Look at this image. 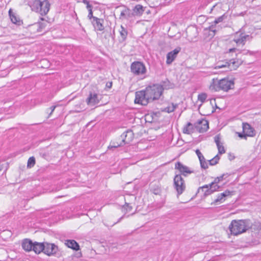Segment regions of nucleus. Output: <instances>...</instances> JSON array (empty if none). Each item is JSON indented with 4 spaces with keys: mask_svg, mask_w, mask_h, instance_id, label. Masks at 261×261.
I'll return each instance as SVG.
<instances>
[{
    "mask_svg": "<svg viewBox=\"0 0 261 261\" xmlns=\"http://www.w3.org/2000/svg\"><path fill=\"white\" fill-rule=\"evenodd\" d=\"M252 226V222L249 219L233 220L229 226L231 233L237 236L245 232Z\"/></svg>",
    "mask_w": 261,
    "mask_h": 261,
    "instance_id": "1",
    "label": "nucleus"
},
{
    "mask_svg": "<svg viewBox=\"0 0 261 261\" xmlns=\"http://www.w3.org/2000/svg\"><path fill=\"white\" fill-rule=\"evenodd\" d=\"M234 81L227 78L218 80L213 79L210 86V89L213 91L222 90L227 92L234 88Z\"/></svg>",
    "mask_w": 261,
    "mask_h": 261,
    "instance_id": "2",
    "label": "nucleus"
},
{
    "mask_svg": "<svg viewBox=\"0 0 261 261\" xmlns=\"http://www.w3.org/2000/svg\"><path fill=\"white\" fill-rule=\"evenodd\" d=\"M28 5L32 10L41 15H46L50 9V4L48 0H30Z\"/></svg>",
    "mask_w": 261,
    "mask_h": 261,
    "instance_id": "3",
    "label": "nucleus"
},
{
    "mask_svg": "<svg viewBox=\"0 0 261 261\" xmlns=\"http://www.w3.org/2000/svg\"><path fill=\"white\" fill-rule=\"evenodd\" d=\"M144 91L150 102L158 99L162 95V87L159 84L148 86Z\"/></svg>",
    "mask_w": 261,
    "mask_h": 261,
    "instance_id": "4",
    "label": "nucleus"
},
{
    "mask_svg": "<svg viewBox=\"0 0 261 261\" xmlns=\"http://www.w3.org/2000/svg\"><path fill=\"white\" fill-rule=\"evenodd\" d=\"M130 71L135 75H142L146 73V68L143 63L135 61L131 64Z\"/></svg>",
    "mask_w": 261,
    "mask_h": 261,
    "instance_id": "5",
    "label": "nucleus"
},
{
    "mask_svg": "<svg viewBox=\"0 0 261 261\" xmlns=\"http://www.w3.org/2000/svg\"><path fill=\"white\" fill-rule=\"evenodd\" d=\"M174 187L177 196L181 195L186 189V184L181 175H176L174 178Z\"/></svg>",
    "mask_w": 261,
    "mask_h": 261,
    "instance_id": "6",
    "label": "nucleus"
},
{
    "mask_svg": "<svg viewBox=\"0 0 261 261\" xmlns=\"http://www.w3.org/2000/svg\"><path fill=\"white\" fill-rule=\"evenodd\" d=\"M241 62L239 60H230L229 62L218 63L215 69L227 68L230 70H236L241 65Z\"/></svg>",
    "mask_w": 261,
    "mask_h": 261,
    "instance_id": "7",
    "label": "nucleus"
},
{
    "mask_svg": "<svg viewBox=\"0 0 261 261\" xmlns=\"http://www.w3.org/2000/svg\"><path fill=\"white\" fill-rule=\"evenodd\" d=\"M251 38L252 37L249 35H246L241 32H238L234 34L233 41L236 42L238 46H244L246 41L250 40Z\"/></svg>",
    "mask_w": 261,
    "mask_h": 261,
    "instance_id": "8",
    "label": "nucleus"
},
{
    "mask_svg": "<svg viewBox=\"0 0 261 261\" xmlns=\"http://www.w3.org/2000/svg\"><path fill=\"white\" fill-rule=\"evenodd\" d=\"M135 103L141 105L142 106H146L150 102L148 97L144 90H141L136 92Z\"/></svg>",
    "mask_w": 261,
    "mask_h": 261,
    "instance_id": "9",
    "label": "nucleus"
},
{
    "mask_svg": "<svg viewBox=\"0 0 261 261\" xmlns=\"http://www.w3.org/2000/svg\"><path fill=\"white\" fill-rule=\"evenodd\" d=\"M58 251V247L55 244L44 242L43 253L48 256L55 255Z\"/></svg>",
    "mask_w": 261,
    "mask_h": 261,
    "instance_id": "10",
    "label": "nucleus"
},
{
    "mask_svg": "<svg viewBox=\"0 0 261 261\" xmlns=\"http://www.w3.org/2000/svg\"><path fill=\"white\" fill-rule=\"evenodd\" d=\"M194 127L195 129L199 133L205 132L208 128V122L204 119L198 120L195 123Z\"/></svg>",
    "mask_w": 261,
    "mask_h": 261,
    "instance_id": "11",
    "label": "nucleus"
},
{
    "mask_svg": "<svg viewBox=\"0 0 261 261\" xmlns=\"http://www.w3.org/2000/svg\"><path fill=\"white\" fill-rule=\"evenodd\" d=\"M175 169L178 170L179 172L184 176H187L189 174L193 172L192 170L187 166L183 165L179 162H177L175 165Z\"/></svg>",
    "mask_w": 261,
    "mask_h": 261,
    "instance_id": "12",
    "label": "nucleus"
},
{
    "mask_svg": "<svg viewBox=\"0 0 261 261\" xmlns=\"http://www.w3.org/2000/svg\"><path fill=\"white\" fill-rule=\"evenodd\" d=\"M99 102V100L97 93L95 92H90L89 95L86 99L87 103L89 106H93L98 104Z\"/></svg>",
    "mask_w": 261,
    "mask_h": 261,
    "instance_id": "13",
    "label": "nucleus"
},
{
    "mask_svg": "<svg viewBox=\"0 0 261 261\" xmlns=\"http://www.w3.org/2000/svg\"><path fill=\"white\" fill-rule=\"evenodd\" d=\"M134 138V134L131 130H127L123 133L120 136V139L122 142L125 144L129 143Z\"/></svg>",
    "mask_w": 261,
    "mask_h": 261,
    "instance_id": "14",
    "label": "nucleus"
},
{
    "mask_svg": "<svg viewBox=\"0 0 261 261\" xmlns=\"http://www.w3.org/2000/svg\"><path fill=\"white\" fill-rule=\"evenodd\" d=\"M180 47H178L175 48L173 50L168 53L167 55L166 63L168 65L171 64L174 59L177 57V54L180 51Z\"/></svg>",
    "mask_w": 261,
    "mask_h": 261,
    "instance_id": "15",
    "label": "nucleus"
},
{
    "mask_svg": "<svg viewBox=\"0 0 261 261\" xmlns=\"http://www.w3.org/2000/svg\"><path fill=\"white\" fill-rule=\"evenodd\" d=\"M243 132L247 137H254L255 135L254 129L248 123H243Z\"/></svg>",
    "mask_w": 261,
    "mask_h": 261,
    "instance_id": "16",
    "label": "nucleus"
},
{
    "mask_svg": "<svg viewBox=\"0 0 261 261\" xmlns=\"http://www.w3.org/2000/svg\"><path fill=\"white\" fill-rule=\"evenodd\" d=\"M231 192L229 191L226 190L223 193L219 194L216 199L214 201V203H222L225 200V198L231 195Z\"/></svg>",
    "mask_w": 261,
    "mask_h": 261,
    "instance_id": "17",
    "label": "nucleus"
},
{
    "mask_svg": "<svg viewBox=\"0 0 261 261\" xmlns=\"http://www.w3.org/2000/svg\"><path fill=\"white\" fill-rule=\"evenodd\" d=\"M103 22V19H99L97 17H93L92 23L96 30L98 31H102L104 29V27L102 24Z\"/></svg>",
    "mask_w": 261,
    "mask_h": 261,
    "instance_id": "18",
    "label": "nucleus"
},
{
    "mask_svg": "<svg viewBox=\"0 0 261 261\" xmlns=\"http://www.w3.org/2000/svg\"><path fill=\"white\" fill-rule=\"evenodd\" d=\"M44 242L43 243H38V242H34L33 247V250L36 253H40L41 252H44Z\"/></svg>",
    "mask_w": 261,
    "mask_h": 261,
    "instance_id": "19",
    "label": "nucleus"
},
{
    "mask_svg": "<svg viewBox=\"0 0 261 261\" xmlns=\"http://www.w3.org/2000/svg\"><path fill=\"white\" fill-rule=\"evenodd\" d=\"M65 245L69 248H70L75 250H79L80 249V246L78 243L73 240H67L65 241Z\"/></svg>",
    "mask_w": 261,
    "mask_h": 261,
    "instance_id": "20",
    "label": "nucleus"
},
{
    "mask_svg": "<svg viewBox=\"0 0 261 261\" xmlns=\"http://www.w3.org/2000/svg\"><path fill=\"white\" fill-rule=\"evenodd\" d=\"M34 243L29 239L24 240L22 244V247L24 250L30 251L33 250Z\"/></svg>",
    "mask_w": 261,
    "mask_h": 261,
    "instance_id": "21",
    "label": "nucleus"
},
{
    "mask_svg": "<svg viewBox=\"0 0 261 261\" xmlns=\"http://www.w3.org/2000/svg\"><path fill=\"white\" fill-rule=\"evenodd\" d=\"M162 87V93L164 89H172L174 87V84L166 80L162 82L161 84H159Z\"/></svg>",
    "mask_w": 261,
    "mask_h": 261,
    "instance_id": "22",
    "label": "nucleus"
},
{
    "mask_svg": "<svg viewBox=\"0 0 261 261\" xmlns=\"http://www.w3.org/2000/svg\"><path fill=\"white\" fill-rule=\"evenodd\" d=\"M199 189H201L204 192V196L209 195L214 192L213 189L210 187L209 185H205L200 187Z\"/></svg>",
    "mask_w": 261,
    "mask_h": 261,
    "instance_id": "23",
    "label": "nucleus"
},
{
    "mask_svg": "<svg viewBox=\"0 0 261 261\" xmlns=\"http://www.w3.org/2000/svg\"><path fill=\"white\" fill-rule=\"evenodd\" d=\"M195 129L194 125L193 126L191 123L188 122L186 126L184 127L183 129V133L185 134H190L193 133Z\"/></svg>",
    "mask_w": 261,
    "mask_h": 261,
    "instance_id": "24",
    "label": "nucleus"
},
{
    "mask_svg": "<svg viewBox=\"0 0 261 261\" xmlns=\"http://www.w3.org/2000/svg\"><path fill=\"white\" fill-rule=\"evenodd\" d=\"M177 104H174L173 103H172L168 106L162 109V111L170 113L171 112H173L175 110V109L177 107Z\"/></svg>",
    "mask_w": 261,
    "mask_h": 261,
    "instance_id": "25",
    "label": "nucleus"
},
{
    "mask_svg": "<svg viewBox=\"0 0 261 261\" xmlns=\"http://www.w3.org/2000/svg\"><path fill=\"white\" fill-rule=\"evenodd\" d=\"M121 38L120 41H124L127 36V31L122 25L121 26L120 30H119Z\"/></svg>",
    "mask_w": 261,
    "mask_h": 261,
    "instance_id": "26",
    "label": "nucleus"
},
{
    "mask_svg": "<svg viewBox=\"0 0 261 261\" xmlns=\"http://www.w3.org/2000/svg\"><path fill=\"white\" fill-rule=\"evenodd\" d=\"M133 10L135 15H139L142 14L144 11L143 6L141 5H136Z\"/></svg>",
    "mask_w": 261,
    "mask_h": 261,
    "instance_id": "27",
    "label": "nucleus"
},
{
    "mask_svg": "<svg viewBox=\"0 0 261 261\" xmlns=\"http://www.w3.org/2000/svg\"><path fill=\"white\" fill-rule=\"evenodd\" d=\"M150 190L155 195H159L161 192V188L159 185H152Z\"/></svg>",
    "mask_w": 261,
    "mask_h": 261,
    "instance_id": "28",
    "label": "nucleus"
},
{
    "mask_svg": "<svg viewBox=\"0 0 261 261\" xmlns=\"http://www.w3.org/2000/svg\"><path fill=\"white\" fill-rule=\"evenodd\" d=\"M123 145H124V143L122 142L121 140L120 142H112L111 143V144L108 147V148L110 149H112V148H116L119 146H122Z\"/></svg>",
    "mask_w": 261,
    "mask_h": 261,
    "instance_id": "29",
    "label": "nucleus"
},
{
    "mask_svg": "<svg viewBox=\"0 0 261 261\" xmlns=\"http://www.w3.org/2000/svg\"><path fill=\"white\" fill-rule=\"evenodd\" d=\"M199 160L200 161V166H201V168L204 169H206L208 168V163H207V162L205 159L204 157L202 159H201H201H200Z\"/></svg>",
    "mask_w": 261,
    "mask_h": 261,
    "instance_id": "30",
    "label": "nucleus"
},
{
    "mask_svg": "<svg viewBox=\"0 0 261 261\" xmlns=\"http://www.w3.org/2000/svg\"><path fill=\"white\" fill-rule=\"evenodd\" d=\"M219 160V156H218V155H216L214 158L210 160H208V162L210 165L214 166L216 165L218 163Z\"/></svg>",
    "mask_w": 261,
    "mask_h": 261,
    "instance_id": "31",
    "label": "nucleus"
},
{
    "mask_svg": "<svg viewBox=\"0 0 261 261\" xmlns=\"http://www.w3.org/2000/svg\"><path fill=\"white\" fill-rule=\"evenodd\" d=\"M35 164V159L34 156L30 157L28 161L27 164V167L28 168L33 167Z\"/></svg>",
    "mask_w": 261,
    "mask_h": 261,
    "instance_id": "32",
    "label": "nucleus"
},
{
    "mask_svg": "<svg viewBox=\"0 0 261 261\" xmlns=\"http://www.w3.org/2000/svg\"><path fill=\"white\" fill-rule=\"evenodd\" d=\"M129 15V10L127 8L124 9L120 13V16L123 18H126Z\"/></svg>",
    "mask_w": 261,
    "mask_h": 261,
    "instance_id": "33",
    "label": "nucleus"
},
{
    "mask_svg": "<svg viewBox=\"0 0 261 261\" xmlns=\"http://www.w3.org/2000/svg\"><path fill=\"white\" fill-rule=\"evenodd\" d=\"M9 12L10 17L11 18L12 22L16 24L17 22H18L17 18L14 14H13L12 13V11L11 10H9Z\"/></svg>",
    "mask_w": 261,
    "mask_h": 261,
    "instance_id": "34",
    "label": "nucleus"
},
{
    "mask_svg": "<svg viewBox=\"0 0 261 261\" xmlns=\"http://www.w3.org/2000/svg\"><path fill=\"white\" fill-rule=\"evenodd\" d=\"M207 97V95L205 93H201L198 96V100L200 101L201 102H203Z\"/></svg>",
    "mask_w": 261,
    "mask_h": 261,
    "instance_id": "35",
    "label": "nucleus"
},
{
    "mask_svg": "<svg viewBox=\"0 0 261 261\" xmlns=\"http://www.w3.org/2000/svg\"><path fill=\"white\" fill-rule=\"evenodd\" d=\"M210 187L213 189L214 192L219 189L220 186L217 185V184H214V182H212L211 184L209 185Z\"/></svg>",
    "mask_w": 261,
    "mask_h": 261,
    "instance_id": "36",
    "label": "nucleus"
},
{
    "mask_svg": "<svg viewBox=\"0 0 261 261\" xmlns=\"http://www.w3.org/2000/svg\"><path fill=\"white\" fill-rule=\"evenodd\" d=\"M217 146L218 149V152L220 154H223L225 153V150L224 149V147H223L222 143L220 144L219 146Z\"/></svg>",
    "mask_w": 261,
    "mask_h": 261,
    "instance_id": "37",
    "label": "nucleus"
},
{
    "mask_svg": "<svg viewBox=\"0 0 261 261\" xmlns=\"http://www.w3.org/2000/svg\"><path fill=\"white\" fill-rule=\"evenodd\" d=\"M215 142L216 143L217 146H219L222 143H221V137L220 135H217L214 137Z\"/></svg>",
    "mask_w": 261,
    "mask_h": 261,
    "instance_id": "38",
    "label": "nucleus"
},
{
    "mask_svg": "<svg viewBox=\"0 0 261 261\" xmlns=\"http://www.w3.org/2000/svg\"><path fill=\"white\" fill-rule=\"evenodd\" d=\"M225 18V16L224 15H222L219 17H218L217 18H216L215 21H214V23L215 24V25H216V24L220 22H222Z\"/></svg>",
    "mask_w": 261,
    "mask_h": 261,
    "instance_id": "39",
    "label": "nucleus"
},
{
    "mask_svg": "<svg viewBox=\"0 0 261 261\" xmlns=\"http://www.w3.org/2000/svg\"><path fill=\"white\" fill-rule=\"evenodd\" d=\"M195 152H196L197 155L198 157L199 160L200 159H202L203 158H204L203 155H202V154L201 153V152L200 151V150L199 149H197Z\"/></svg>",
    "mask_w": 261,
    "mask_h": 261,
    "instance_id": "40",
    "label": "nucleus"
},
{
    "mask_svg": "<svg viewBox=\"0 0 261 261\" xmlns=\"http://www.w3.org/2000/svg\"><path fill=\"white\" fill-rule=\"evenodd\" d=\"M88 10V11H89V14H88V17L90 19H93V17H95L93 16L92 8L89 9Z\"/></svg>",
    "mask_w": 261,
    "mask_h": 261,
    "instance_id": "41",
    "label": "nucleus"
},
{
    "mask_svg": "<svg viewBox=\"0 0 261 261\" xmlns=\"http://www.w3.org/2000/svg\"><path fill=\"white\" fill-rule=\"evenodd\" d=\"M238 135V136L241 138H244V139H247V136L246 135V134L245 133H244L243 132V133H237Z\"/></svg>",
    "mask_w": 261,
    "mask_h": 261,
    "instance_id": "42",
    "label": "nucleus"
},
{
    "mask_svg": "<svg viewBox=\"0 0 261 261\" xmlns=\"http://www.w3.org/2000/svg\"><path fill=\"white\" fill-rule=\"evenodd\" d=\"M83 3L86 5L88 9L92 8V6L90 5L89 2L87 0H83Z\"/></svg>",
    "mask_w": 261,
    "mask_h": 261,
    "instance_id": "43",
    "label": "nucleus"
},
{
    "mask_svg": "<svg viewBox=\"0 0 261 261\" xmlns=\"http://www.w3.org/2000/svg\"><path fill=\"white\" fill-rule=\"evenodd\" d=\"M229 175V174L227 173H224L222 175L220 176V178L222 180H223V179H224L226 178H227V177H228Z\"/></svg>",
    "mask_w": 261,
    "mask_h": 261,
    "instance_id": "44",
    "label": "nucleus"
},
{
    "mask_svg": "<svg viewBox=\"0 0 261 261\" xmlns=\"http://www.w3.org/2000/svg\"><path fill=\"white\" fill-rule=\"evenodd\" d=\"M229 175V174L227 173H224L222 175L220 176V178L222 180H223V179H224L226 178H227V177H228Z\"/></svg>",
    "mask_w": 261,
    "mask_h": 261,
    "instance_id": "45",
    "label": "nucleus"
},
{
    "mask_svg": "<svg viewBox=\"0 0 261 261\" xmlns=\"http://www.w3.org/2000/svg\"><path fill=\"white\" fill-rule=\"evenodd\" d=\"M124 208L126 209L127 211H130L132 210V207L128 203H126Z\"/></svg>",
    "mask_w": 261,
    "mask_h": 261,
    "instance_id": "46",
    "label": "nucleus"
},
{
    "mask_svg": "<svg viewBox=\"0 0 261 261\" xmlns=\"http://www.w3.org/2000/svg\"><path fill=\"white\" fill-rule=\"evenodd\" d=\"M56 108V106H53L49 108V110H50V113L49 114V116L51 115Z\"/></svg>",
    "mask_w": 261,
    "mask_h": 261,
    "instance_id": "47",
    "label": "nucleus"
},
{
    "mask_svg": "<svg viewBox=\"0 0 261 261\" xmlns=\"http://www.w3.org/2000/svg\"><path fill=\"white\" fill-rule=\"evenodd\" d=\"M220 181H222V180L220 178V176H219L216 178L213 182H214V184H218Z\"/></svg>",
    "mask_w": 261,
    "mask_h": 261,
    "instance_id": "48",
    "label": "nucleus"
},
{
    "mask_svg": "<svg viewBox=\"0 0 261 261\" xmlns=\"http://www.w3.org/2000/svg\"><path fill=\"white\" fill-rule=\"evenodd\" d=\"M112 86V82H108L106 84V87L109 89H110Z\"/></svg>",
    "mask_w": 261,
    "mask_h": 261,
    "instance_id": "49",
    "label": "nucleus"
},
{
    "mask_svg": "<svg viewBox=\"0 0 261 261\" xmlns=\"http://www.w3.org/2000/svg\"><path fill=\"white\" fill-rule=\"evenodd\" d=\"M214 27H213V24H212L211 26L209 27V30L211 31H212L213 32H215L216 31L215 30H214L213 29Z\"/></svg>",
    "mask_w": 261,
    "mask_h": 261,
    "instance_id": "50",
    "label": "nucleus"
},
{
    "mask_svg": "<svg viewBox=\"0 0 261 261\" xmlns=\"http://www.w3.org/2000/svg\"><path fill=\"white\" fill-rule=\"evenodd\" d=\"M191 30H192V31H193L196 32V31H197V30H196V29L195 28H192L191 29L189 28V29H188V30L187 31V32L188 33V32H190V31H191Z\"/></svg>",
    "mask_w": 261,
    "mask_h": 261,
    "instance_id": "51",
    "label": "nucleus"
},
{
    "mask_svg": "<svg viewBox=\"0 0 261 261\" xmlns=\"http://www.w3.org/2000/svg\"><path fill=\"white\" fill-rule=\"evenodd\" d=\"M236 50V48H232L229 49V52H232V51H235Z\"/></svg>",
    "mask_w": 261,
    "mask_h": 261,
    "instance_id": "52",
    "label": "nucleus"
},
{
    "mask_svg": "<svg viewBox=\"0 0 261 261\" xmlns=\"http://www.w3.org/2000/svg\"><path fill=\"white\" fill-rule=\"evenodd\" d=\"M122 218V217L120 218V219H119V220H118L117 222L115 223H114V224H116V223H118V222H119Z\"/></svg>",
    "mask_w": 261,
    "mask_h": 261,
    "instance_id": "53",
    "label": "nucleus"
}]
</instances>
